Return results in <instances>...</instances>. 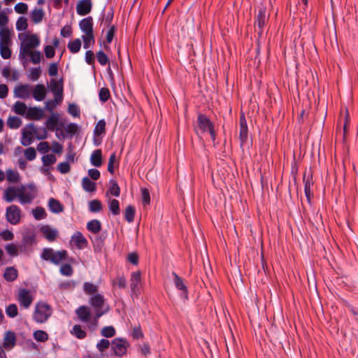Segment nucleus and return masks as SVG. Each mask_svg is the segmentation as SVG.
<instances>
[{"mask_svg": "<svg viewBox=\"0 0 358 358\" xmlns=\"http://www.w3.org/2000/svg\"><path fill=\"white\" fill-rule=\"evenodd\" d=\"M18 38L21 41L19 52V58L21 60L25 59L29 52L40 45V40L36 34L28 36L20 34Z\"/></svg>", "mask_w": 358, "mask_h": 358, "instance_id": "1", "label": "nucleus"}, {"mask_svg": "<svg viewBox=\"0 0 358 358\" xmlns=\"http://www.w3.org/2000/svg\"><path fill=\"white\" fill-rule=\"evenodd\" d=\"M195 131L198 135L208 131L213 141H215L216 133L214 129L213 124L210 119L203 114H199L197 117Z\"/></svg>", "mask_w": 358, "mask_h": 358, "instance_id": "2", "label": "nucleus"}, {"mask_svg": "<svg viewBox=\"0 0 358 358\" xmlns=\"http://www.w3.org/2000/svg\"><path fill=\"white\" fill-rule=\"evenodd\" d=\"M68 253L65 250L54 251L52 248H46L43 250L41 258L53 264L59 265L62 261L67 259Z\"/></svg>", "mask_w": 358, "mask_h": 358, "instance_id": "3", "label": "nucleus"}, {"mask_svg": "<svg viewBox=\"0 0 358 358\" xmlns=\"http://www.w3.org/2000/svg\"><path fill=\"white\" fill-rule=\"evenodd\" d=\"M105 301L103 295L101 294H95L90 297L88 303L96 313V317H101L108 312L109 306Z\"/></svg>", "mask_w": 358, "mask_h": 358, "instance_id": "4", "label": "nucleus"}, {"mask_svg": "<svg viewBox=\"0 0 358 358\" xmlns=\"http://www.w3.org/2000/svg\"><path fill=\"white\" fill-rule=\"evenodd\" d=\"M51 315L52 310L50 306L46 303L40 302L36 305L33 319L37 323H44Z\"/></svg>", "mask_w": 358, "mask_h": 358, "instance_id": "5", "label": "nucleus"}, {"mask_svg": "<svg viewBox=\"0 0 358 358\" xmlns=\"http://www.w3.org/2000/svg\"><path fill=\"white\" fill-rule=\"evenodd\" d=\"M21 210L15 205H11L6 208V218L11 224L16 225L20 221Z\"/></svg>", "mask_w": 358, "mask_h": 358, "instance_id": "6", "label": "nucleus"}, {"mask_svg": "<svg viewBox=\"0 0 358 358\" xmlns=\"http://www.w3.org/2000/svg\"><path fill=\"white\" fill-rule=\"evenodd\" d=\"M129 346V343L124 338H116L112 342V348L115 355L117 357H122L126 354Z\"/></svg>", "mask_w": 358, "mask_h": 358, "instance_id": "7", "label": "nucleus"}, {"mask_svg": "<svg viewBox=\"0 0 358 358\" xmlns=\"http://www.w3.org/2000/svg\"><path fill=\"white\" fill-rule=\"evenodd\" d=\"M266 15V8L264 6H261L258 8V13L255 20V24L258 27V34L260 35L262 33L263 28L268 20Z\"/></svg>", "mask_w": 358, "mask_h": 358, "instance_id": "8", "label": "nucleus"}, {"mask_svg": "<svg viewBox=\"0 0 358 358\" xmlns=\"http://www.w3.org/2000/svg\"><path fill=\"white\" fill-rule=\"evenodd\" d=\"M92 8V0H80L76 6V12L78 15L84 16L89 14Z\"/></svg>", "mask_w": 358, "mask_h": 358, "instance_id": "9", "label": "nucleus"}, {"mask_svg": "<svg viewBox=\"0 0 358 358\" xmlns=\"http://www.w3.org/2000/svg\"><path fill=\"white\" fill-rule=\"evenodd\" d=\"M17 300L20 306L24 308H28L31 306L33 299L27 289H22L19 292Z\"/></svg>", "mask_w": 358, "mask_h": 358, "instance_id": "10", "label": "nucleus"}, {"mask_svg": "<svg viewBox=\"0 0 358 358\" xmlns=\"http://www.w3.org/2000/svg\"><path fill=\"white\" fill-rule=\"evenodd\" d=\"M79 27L84 35H94L93 34V19L91 16L83 19L79 22Z\"/></svg>", "mask_w": 358, "mask_h": 358, "instance_id": "11", "label": "nucleus"}, {"mask_svg": "<svg viewBox=\"0 0 358 358\" xmlns=\"http://www.w3.org/2000/svg\"><path fill=\"white\" fill-rule=\"evenodd\" d=\"M76 314L83 322H88L91 317V310L87 306H80L76 310Z\"/></svg>", "mask_w": 358, "mask_h": 358, "instance_id": "12", "label": "nucleus"}, {"mask_svg": "<svg viewBox=\"0 0 358 358\" xmlns=\"http://www.w3.org/2000/svg\"><path fill=\"white\" fill-rule=\"evenodd\" d=\"M71 241L78 249H83L87 245V241L80 231H76L72 236Z\"/></svg>", "mask_w": 358, "mask_h": 358, "instance_id": "13", "label": "nucleus"}, {"mask_svg": "<svg viewBox=\"0 0 358 358\" xmlns=\"http://www.w3.org/2000/svg\"><path fill=\"white\" fill-rule=\"evenodd\" d=\"M173 283L176 288L182 292L181 296L185 299H187V288L185 285L183 280L179 277L175 272H173Z\"/></svg>", "mask_w": 358, "mask_h": 358, "instance_id": "14", "label": "nucleus"}, {"mask_svg": "<svg viewBox=\"0 0 358 358\" xmlns=\"http://www.w3.org/2000/svg\"><path fill=\"white\" fill-rule=\"evenodd\" d=\"M16 343V336L14 332L8 331L3 337V346L6 349L13 348Z\"/></svg>", "mask_w": 358, "mask_h": 358, "instance_id": "15", "label": "nucleus"}, {"mask_svg": "<svg viewBox=\"0 0 358 358\" xmlns=\"http://www.w3.org/2000/svg\"><path fill=\"white\" fill-rule=\"evenodd\" d=\"M43 117V111L37 107H31L27 109L26 117L29 120H39Z\"/></svg>", "mask_w": 358, "mask_h": 358, "instance_id": "16", "label": "nucleus"}, {"mask_svg": "<svg viewBox=\"0 0 358 358\" xmlns=\"http://www.w3.org/2000/svg\"><path fill=\"white\" fill-rule=\"evenodd\" d=\"M41 231L44 235L45 238L50 242L55 241L58 235V231L57 229L51 228L47 225L42 227Z\"/></svg>", "mask_w": 358, "mask_h": 358, "instance_id": "17", "label": "nucleus"}, {"mask_svg": "<svg viewBox=\"0 0 358 358\" xmlns=\"http://www.w3.org/2000/svg\"><path fill=\"white\" fill-rule=\"evenodd\" d=\"M32 134L36 136L38 140L45 139L48 136L47 129L45 128H38L34 124L31 123L28 125Z\"/></svg>", "mask_w": 358, "mask_h": 358, "instance_id": "18", "label": "nucleus"}, {"mask_svg": "<svg viewBox=\"0 0 358 358\" xmlns=\"http://www.w3.org/2000/svg\"><path fill=\"white\" fill-rule=\"evenodd\" d=\"M14 94L16 97L25 99L29 96V89L28 85H20L15 87Z\"/></svg>", "mask_w": 358, "mask_h": 358, "instance_id": "19", "label": "nucleus"}, {"mask_svg": "<svg viewBox=\"0 0 358 358\" xmlns=\"http://www.w3.org/2000/svg\"><path fill=\"white\" fill-rule=\"evenodd\" d=\"M46 95L45 87L43 85H36L33 90V97L35 100L41 101L43 100Z\"/></svg>", "mask_w": 358, "mask_h": 358, "instance_id": "20", "label": "nucleus"}, {"mask_svg": "<svg viewBox=\"0 0 358 358\" xmlns=\"http://www.w3.org/2000/svg\"><path fill=\"white\" fill-rule=\"evenodd\" d=\"M90 163L92 166L100 167L102 165V152L100 149L95 150L90 156Z\"/></svg>", "mask_w": 358, "mask_h": 358, "instance_id": "21", "label": "nucleus"}, {"mask_svg": "<svg viewBox=\"0 0 358 358\" xmlns=\"http://www.w3.org/2000/svg\"><path fill=\"white\" fill-rule=\"evenodd\" d=\"M130 281L131 289L134 293H136L138 290V285L141 282V272H133L131 275Z\"/></svg>", "mask_w": 358, "mask_h": 358, "instance_id": "22", "label": "nucleus"}, {"mask_svg": "<svg viewBox=\"0 0 358 358\" xmlns=\"http://www.w3.org/2000/svg\"><path fill=\"white\" fill-rule=\"evenodd\" d=\"M48 206L50 210L53 213H59L64 210L63 205L58 200L54 198L49 199Z\"/></svg>", "mask_w": 358, "mask_h": 358, "instance_id": "23", "label": "nucleus"}, {"mask_svg": "<svg viewBox=\"0 0 358 358\" xmlns=\"http://www.w3.org/2000/svg\"><path fill=\"white\" fill-rule=\"evenodd\" d=\"M59 118V115L58 113L52 114L45 122L47 129L50 131H54L57 125Z\"/></svg>", "mask_w": 358, "mask_h": 358, "instance_id": "24", "label": "nucleus"}, {"mask_svg": "<svg viewBox=\"0 0 358 358\" xmlns=\"http://www.w3.org/2000/svg\"><path fill=\"white\" fill-rule=\"evenodd\" d=\"M87 229L93 234H98L101 229V223L98 220H92L87 223Z\"/></svg>", "mask_w": 358, "mask_h": 358, "instance_id": "25", "label": "nucleus"}, {"mask_svg": "<svg viewBox=\"0 0 358 358\" xmlns=\"http://www.w3.org/2000/svg\"><path fill=\"white\" fill-rule=\"evenodd\" d=\"M17 196H18V194L16 189L13 187H8L4 192L3 199L7 202H12Z\"/></svg>", "mask_w": 358, "mask_h": 358, "instance_id": "26", "label": "nucleus"}, {"mask_svg": "<svg viewBox=\"0 0 358 358\" xmlns=\"http://www.w3.org/2000/svg\"><path fill=\"white\" fill-rule=\"evenodd\" d=\"M82 187L87 192H93L96 190V183L92 182L88 177L83 178Z\"/></svg>", "mask_w": 358, "mask_h": 358, "instance_id": "27", "label": "nucleus"}, {"mask_svg": "<svg viewBox=\"0 0 358 358\" xmlns=\"http://www.w3.org/2000/svg\"><path fill=\"white\" fill-rule=\"evenodd\" d=\"M34 141L33 134L31 130L29 131L23 130L22 133L21 143L24 146H28L32 143Z\"/></svg>", "mask_w": 358, "mask_h": 358, "instance_id": "28", "label": "nucleus"}, {"mask_svg": "<svg viewBox=\"0 0 358 358\" xmlns=\"http://www.w3.org/2000/svg\"><path fill=\"white\" fill-rule=\"evenodd\" d=\"M3 277L7 281H14L17 277V271L14 267H8L4 271Z\"/></svg>", "mask_w": 358, "mask_h": 358, "instance_id": "29", "label": "nucleus"}, {"mask_svg": "<svg viewBox=\"0 0 358 358\" xmlns=\"http://www.w3.org/2000/svg\"><path fill=\"white\" fill-rule=\"evenodd\" d=\"M0 45L10 44V31L8 29L2 28L0 30Z\"/></svg>", "mask_w": 358, "mask_h": 358, "instance_id": "30", "label": "nucleus"}, {"mask_svg": "<svg viewBox=\"0 0 358 358\" xmlns=\"http://www.w3.org/2000/svg\"><path fill=\"white\" fill-rule=\"evenodd\" d=\"M94 136H101L106 134V122L104 120H100L95 125L94 131Z\"/></svg>", "mask_w": 358, "mask_h": 358, "instance_id": "31", "label": "nucleus"}, {"mask_svg": "<svg viewBox=\"0 0 358 358\" xmlns=\"http://www.w3.org/2000/svg\"><path fill=\"white\" fill-rule=\"evenodd\" d=\"M98 286L89 282H85L83 284V290L86 294L88 295H94L95 294H97L98 291Z\"/></svg>", "mask_w": 358, "mask_h": 358, "instance_id": "32", "label": "nucleus"}, {"mask_svg": "<svg viewBox=\"0 0 358 358\" xmlns=\"http://www.w3.org/2000/svg\"><path fill=\"white\" fill-rule=\"evenodd\" d=\"M50 89L54 94L61 93L63 92V85L55 79H51L50 82Z\"/></svg>", "mask_w": 358, "mask_h": 358, "instance_id": "33", "label": "nucleus"}, {"mask_svg": "<svg viewBox=\"0 0 358 358\" xmlns=\"http://www.w3.org/2000/svg\"><path fill=\"white\" fill-rule=\"evenodd\" d=\"M81 45H82V43H81L80 39L76 38L72 41L69 42L68 48L72 53L75 54L80 51Z\"/></svg>", "mask_w": 358, "mask_h": 358, "instance_id": "34", "label": "nucleus"}, {"mask_svg": "<svg viewBox=\"0 0 358 358\" xmlns=\"http://www.w3.org/2000/svg\"><path fill=\"white\" fill-rule=\"evenodd\" d=\"M13 110L16 114L24 115H26L27 107L24 103L18 101L15 103Z\"/></svg>", "mask_w": 358, "mask_h": 358, "instance_id": "35", "label": "nucleus"}, {"mask_svg": "<svg viewBox=\"0 0 358 358\" xmlns=\"http://www.w3.org/2000/svg\"><path fill=\"white\" fill-rule=\"evenodd\" d=\"M22 243L24 245H31L36 243L34 233L29 231L25 233L22 237Z\"/></svg>", "mask_w": 358, "mask_h": 358, "instance_id": "36", "label": "nucleus"}, {"mask_svg": "<svg viewBox=\"0 0 358 358\" xmlns=\"http://www.w3.org/2000/svg\"><path fill=\"white\" fill-rule=\"evenodd\" d=\"M136 210L133 206H128L124 211V219L129 222L131 223L134 222L135 217Z\"/></svg>", "mask_w": 358, "mask_h": 358, "instance_id": "37", "label": "nucleus"}, {"mask_svg": "<svg viewBox=\"0 0 358 358\" xmlns=\"http://www.w3.org/2000/svg\"><path fill=\"white\" fill-rule=\"evenodd\" d=\"M27 56L30 57L31 62L34 64H39L41 59L43 58V55L41 52L38 50L30 51L29 52V53H27Z\"/></svg>", "mask_w": 358, "mask_h": 358, "instance_id": "38", "label": "nucleus"}, {"mask_svg": "<svg viewBox=\"0 0 358 358\" xmlns=\"http://www.w3.org/2000/svg\"><path fill=\"white\" fill-rule=\"evenodd\" d=\"M22 124V120L20 118L16 116H11L8 118L7 125L10 129H17Z\"/></svg>", "mask_w": 358, "mask_h": 358, "instance_id": "39", "label": "nucleus"}, {"mask_svg": "<svg viewBox=\"0 0 358 358\" xmlns=\"http://www.w3.org/2000/svg\"><path fill=\"white\" fill-rule=\"evenodd\" d=\"M44 13L42 9H34L31 12V18L32 21L37 24L42 21L43 18Z\"/></svg>", "mask_w": 358, "mask_h": 358, "instance_id": "40", "label": "nucleus"}, {"mask_svg": "<svg viewBox=\"0 0 358 358\" xmlns=\"http://www.w3.org/2000/svg\"><path fill=\"white\" fill-rule=\"evenodd\" d=\"M71 333L76 337L79 339H83L86 337V332L82 329L81 326L79 324H76L73 327Z\"/></svg>", "mask_w": 358, "mask_h": 358, "instance_id": "41", "label": "nucleus"}, {"mask_svg": "<svg viewBox=\"0 0 358 358\" xmlns=\"http://www.w3.org/2000/svg\"><path fill=\"white\" fill-rule=\"evenodd\" d=\"M108 207L110 210L114 215H117L120 213V203L117 199H110L108 201Z\"/></svg>", "mask_w": 358, "mask_h": 358, "instance_id": "42", "label": "nucleus"}, {"mask_svg": "<svg viewBox=\"0 0 358 358\" xmlns=\"http://www.w3.org/2000/svg\"><path fill=\"white\" fill-rule=\"evenodd\" d=\"M102 209V204L98 199H94L89 202V210L92 213H98Z\"/></svg>", "mask_w": 358, "mask_h": 358, "instance_id": "43", "label": "nucleus"}, {"mask_svg": "<svg viewBox=\"0 0 358 358\" xmlns=\"http://www.w3.org/2000/svg\"><path fill=\"white\" fill-rule=\"evenodd\" d=\"M33 336L38 342H45L48 339V334L43 330L35 331Z\"/></svg>", "mask_w": 358, "mask_h": 358, "instance_id": "44", "label": "nucleus"}, {"mask_svg": "<svg viewBox=\"0 0 358 358\" xmlns=\"http://www.w3.org/2000/svg\"><path fill=\"white\" fill-rule=\"evenodd\" d=\"M110 183L111 186L108 189V192L116 197L119 196L120 194V189L117 182L115 180H110Z\"/></svg>", "mask_w": 358, "mask_h": 358, "instance_id": "45", "label": "nucleus"}, {"mask_svg": "<svg viewBox=\"0 0 358 358\" xmlns=\"http://www.w3.org/2000/svg\"><path fill=\"white\" fill-rule=\"evenodd\" d=\"M34 217L37 220L44 219L47 214L45 209L42 207H37L32 210Z\"/></svg>", "mask_w": 358, "mask_h": 358, "instance_id": "46", "label": "nucleus"}, {"mask_svg": "<svg viewBox=\"0 0 358 358\" xmlns=\"http://www.w3.org/2000/svg\"><path fill=\"white\" fill-rule=\"evenodd\" d=\"M41 75V67L31 68L29 69V78L32 81H36L38 80Z\"/></svg>", "mask_w": 358, "mask_h": 358, "instance_id": "47", "label": "nucleus"}, {"mask_svg": "<svg viewBox=\"0 0 358 358\" xmlns=\"http://www.w3.org/2000/svg\"><path fill=\"white\" fill-rule=\"evenodd\" d=\"M56 157L53 154H48L42 157L43 164L45 166L54 164L56 162Z\"/></svg>", "mask_w": 358, "mask_h": 358, "instance_id": "48", "label": "nucleus"}, {"mask_svg": "<svg viewBox=\"0 0 358 358\" xmlns=\"http://www.w3.org/2000/svg\"><path fill=\"white\" fill-rule=\"evenodd\" d=\"M16 29L17 31H25L27 27V20L24 17H20L16 22Z\"/></svg>", "mask_w": 358, "mask_h": 358, "instance_id": "49", "label": "nucleus"}, {"mask_svg": "<svg viewBox=\"0 0 358 358\" xmlns=\"http://www.w3.org/2000/svg\"><path fill=\"white\" fill-rule=\"evenodd\" d=\"M303 182H304V190L311 189V187L313 185L312 176L310 173H307L306 171L303 173Z\"/></svg>", "mask_w": 358, "mask_h": 358, "instance_id": "50", "label": "nucleus"}, {"mask_svg": "<svg viewBox=\"0 0 358 358\" xmlns=\"http://www.w3.org/2000/svg\"><path fill=\"white\" fill-rule=\"evenodd\" d=\"M6 313L8 317L12 318L16 317L18 314L17 306L14 303L8 305L6 307Z\"/></svg>", "mask_w": 358, "mask_h": 358, "instance_id": "51", "label": "nucleus"}, {"mask_svg": "<svg viewBox=\"0 0 358 358\" xmlns=\"http://www.w3.org/2000/svg\"><path fill=\"white\" fill-rule=\"evenodd\" d=\"M101 334L104 337L110 338L115 336V329L113 326L105 327L101 329Z\"/></svg>", "mask_w": 358, "mask_h": 358, "instance_id": "52", "label": "nucleus"}, {"mask_svg": "<svg viewBox=\"0 0 358 358\" xmlns=\"http://www.w3.org/2000/svg\"><path fill=\"white\" fill-rule=\"evenodd\" d=\"M110 97L109 90L106 87H102L99 92V98L103 103L106 102Z\"/></svg>", "mask_w": 358, "mask_h": 358, "instance_id": "53", "label": "nucleus"}, {"mask_svg": "<svg viewBox=\"0 0 358 358\" xmlns=\"http://www.w3.org/2000/svg\"><path fill=\"white\" fill-rule=\"evenodd\" d=\"M59 271L62 275L64 276H71L73 274V268L69 264H62Z\"/></svg>", "mask_w": 358, "mask_h": 358, "instance_id": "54", "label": "nucleus"}, {"mask_svg": "<svg viewBox=\"0 0 358 358\" xmlns=\"http://www.w3.org/2000/svg\"><path fill=\"white\" fill-rule=\"evenodd\" d=\"M248 127H240L239 139L241 146H243L248 141Z\"/></svg>", "mask_w": 358, "mask_h": 358, "instance_id": "55", "label": "nucleus"}, {"mask_svg": "<svg viewBox=\"0 0 358 358\" xmlns=\"http://www.w3.org/2000/svg\"><path fill=\"white\" fill-rule=\"evenodd\" d=\"M82 38L83 40V47L85 49H88L90 47V44H94L95 42L94 35H83Z\"/></svg>", "mask_w": 358, "mask_h": 358, "instance_id": "56", "label": "nucleus"}, {"mask_svg": "<svg viewBox=\"0 0 358 358\" xmlns=\"http://www.w3.org/2000/svg\"><path fill=\"white\" fill-rule=\"evenodd\" d=\"M0 54L2 58L9 59L11 57V50L9 45H0Z\"/></svg>", "mask_w": 358, "mask_h": 358, "instance_id": "57", "label": "nucleus"}, {"mask_svg": "<svg viewBox=\"0 0 358 358\" xmlns=\"http://www.w3.org/2000/svg\"><path fill=\"white\" fill-rule=\"evenodd\" d=\"M96 58L101 66H105L109 61L108 56L102 50L96 53Z\"/></svg>", "mask_w": 358, "mask_h": 358, "instance_id": "58", "label": "nucleus"}, {"mask_svg": "<svg viewBox=\"0 0 358 358\" xmlns=\"http://www.w3.org/2000/svg\"><path fill=\"white\" fill-rule=\"evenodd\" d=\"M24 157L29 161H33L36 157V152L34 148L30 147L27 148L24 152Z\"/></svg>", "mask_w": 358, "mask_h": 358, "instance_id": "59", "label": "nucleus"}, {"mask_svg": "<svg viewBox=\"0 0 358 358\" xmlns=\"http://www.w3.org/2000/svg\"><path fill=\"white\" fill-rule=\"evenodd\" d=\"M68 112L72 116L76 117H79L80 111L78 106L75 103H70L68 107Z\"/></svg>", "mask_w": 358, "mask_h": 358, "instance_id": "60", "label": "nucleus"}, {"mask_svg": "<svg viewBox=\"0 0 358 358\" xmlns=\"http://www.w3.org/2000/svg\"><path fill=\"white\" fill-rule=\"evenodd\" d=\"M7 173V180L10 182H16L19 180V174L16 172H14L11 169H9L6 172Z\"/></svg>", "mask_w": 358, "mask_h": 358, "instance_id": "61", "label": "nucleus"}, {"mask_svg": "<svg viewBox=\"0 0 358 358\" xmlns=\"http://www.w3.org/2000/svg\"><path fill=\"white\" fill-rule=\"evenodd\" d=\"M127 285L126 279L124 276H117V278L113 281V285H117L120 288H124Z\"/></svg>", "mask_w": 358, "mask_h": 358, "instance_id": "62", "label": "nucleus"}, {"mask_svg": "<svg viewBox=\"0 0 358 358\" xmlns=\"http://www.w3.org/2000/svg\"><path fill=\"white\" fill-rule=\"evenodd\" d=\"M15 11L20 14H23L27 11L28 6L25 3H18L14 7Z\"/></svg>", "mask_w": 358, "mask_h": 358, "instance_id": "63", "label": "nucleus"}, {"mask_svg": "<svg viewBox=\"0 0 358 358\" xmlns=\"http://www.w3.org/2000/svg\"><path fill=\"white\" fill-rule=\"evenodd\" d=\"M57 169L61 173H67L70 171L71 167L68 162H61L57 165Z\"/></svg>", "mask_w": 358, "mask_h": 358, "instance_id": "64", "label": "nucleus"}]
</instances>
